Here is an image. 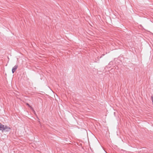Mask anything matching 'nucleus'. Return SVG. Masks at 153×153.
<instances>
[{
    "label": "nucleus",
    "mask_w": 153,
    "mask_h": 153,
    "mask_svg": "<svg viewBox=\"0 0 153 153\" xmlns=\"http://www.w3.org/2000/svg\"><path fill=\"white\" fill-rule=\"evenodd\" d=\"M10 129V128L6 126L3 125L0 123V130L3 131H9Z\"/></svg>",
    "instance_id": "nucleus-1"
},
{
    "label": "nucleus",
    "mask_w": 153,
    "mask_h": 153,
    "mask_svg": "<svg viewBox=\"0 0 153 153\" xmlns=\"http://www.w3.org/2000/svg\"><path fill=\"white\" fill-rule=\"evenodd\" d=\"M18 68V66H15L12 69V71L13 73H14V72Z\"/></svg>",
    "instance_id": "nucleus-2"
},
{
    "label": "nucleus",
    "mask_w": 153,
    "mask_h": 153,
    "mask_svg": "<svg viewBox=\"0 0 153 153\" xmlns=\"http://www.w3.org/2000/svg\"><path fill=\"white\" fill-rule=\"evenodd\" d=\"M27 105L31 108V109H33V108L32 107H31L28 103H27Z\"/></svg>",
    "instance_id": "nucleus-3"
}]
</instances>
